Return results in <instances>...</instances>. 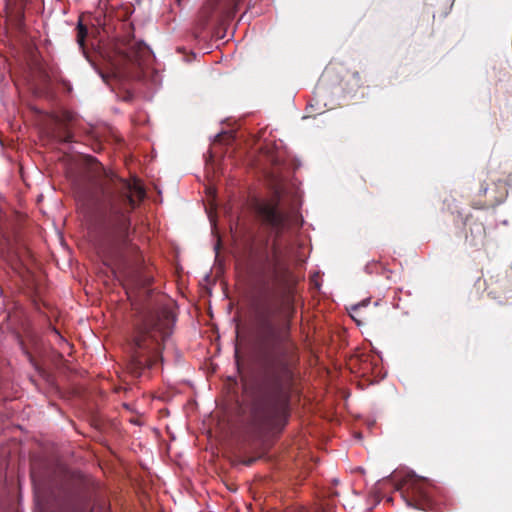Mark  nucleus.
Returning a JSON list of instances; mask_svg holds the SVG:
<instances>
[{
	"instance_id": "nucleus-1",
	"label": "nucleus",
	"mask_w": 512,
	"mask_h": 512,
	"mask_svg": "<svg viewBox=\"0 0 512 512\" xmlns=\"http://www.w3.org/2000/svg\"><path fill=\"white\" fill-rule=\"evenodd\" d=\"M171 331V320L167 314L150 315L144 319L134 337V352L129 364L132 374L141 376L146 368H153L161 360V344Z\"/></svg>"
},
{
	"instance_id": "nucleus-2",
	"label": "nucleus",
	"mask_w": 512,
	"mask_h": 512,
	"mask_svg": "<svg viewBox=\"0 0 512 512\" xmlns=\"http://www.w3.org/2000/svg\"><path fill=\"white\" fill-rule=\"evenodd\" d=\"M126 189L128 194L124 203H112L101 223L103 234L113 242L123 239L128 230V211L124 207L126 202L134 208L145 197V190L137 179L127 182Z\"/></svg>"
},
{
	"instance_id": "nucleus-3",
	"label": "nucleus",
	"mask_w": 512,
	"mask_h": 512,
	"mask_svg": "<svg viewBox=\"0 0 512 512\" xmlns=\"http://www.w3.org/2000/svg\"><path fill=\"white\" fill-rule=\"evenodd\" d=\"M395 487L403 495H407L417 501L428 499V484L409 472L395 471L391 475Z\"/></svg>"
},
{
	"instance_id": "nucleus-4",
	"label": "nucleus",
	"mask_w": 512,
	"mask_h": 512,
	"mask_svg": "<svg viewBox=\"0 0 512 512\" xmlns=\"http://www.w3.org/2000/svg\"><path fill=\"white\" fill-rule=\"evenodd\" d=\"M257 212L266 223L274 228H280L284 224V216L278 211L276 203L259 202L257 204Z\"/></svg>"
},
{
	"instance_id": "nucleus-5",
	"label": "nucleus",
	"mask_w": 512,
	"mask_h": 512,
	"mask_svg": "<svg viewBox=\"0 0 512 512\" xmlns=\"http://www.w3.org/2000/svg\"><path fill=\"white\" fill-rule=\"evenodd\" d=\"M86 34H87L86 28L81 23H79L78 24L77 40H78V43L80 44V46L84 45V40H85Z\"/></svg>"
}]
</instances>
